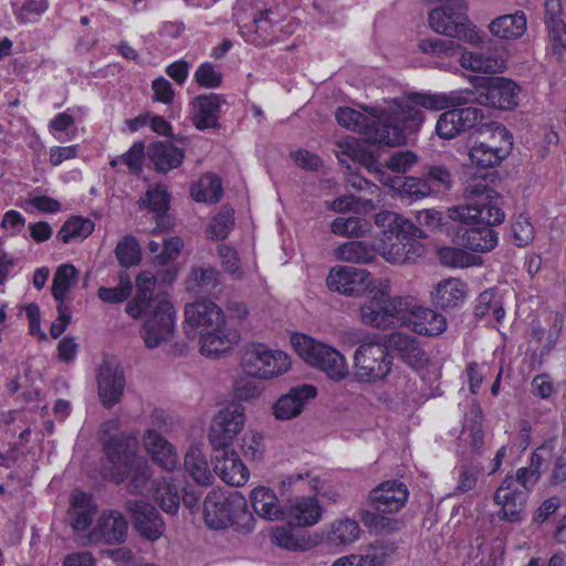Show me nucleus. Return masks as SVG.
Wrapping results in <instances>:
<instances>
[{
	"label": "nucleus",
	"instance_id": "3",
	"mask_svg": "<svg viewBox=\"0 0 566 566\" xmlns=\"http://www.w3.org/2000/svg\"><path fill=\"white\" fill-rule=\"evenodd\" d=\"M137 293L126 305V312L134 318L147 314L140 329L145 346L149 349L159 347L171 339L175 333L176 311L165 298H154L155 277L149 272H142L136 277Z\"/></svg>",
	"mask_w": 566,
	"mask_h": 566
},
{
	"label": "nucleus",
	"instance_id": "26",
	"mask_svg": "<svg viewBox=\"0 0 566 566\" xmlns=\"http://www.w3.org/2000/svg\"><path fill=\"white\" fill-rule=\"evenodd\" d=\"M169 193L166 189L157 187L149 189L144 197L138 201L142 209H149L154 213L156 221V228L153 232L166 231L174 227V219L171 218L169 210Z\"/></svg>",
	"mask_w": 566,
	"mask_h": 566
},
{
	"label": "nucleus",
	"instance_id": "19",
	"mask_svg": "<svg viewBox=\"0 0 566 566\" xmlns=\"http://www.w3.org/2000/svg\"><path fill=\"white\" fill-rule=\"evenodd\" d=\"M125 507L140 536L154 542L164 534L165 523L154 505L144 500H127Z\"/></svg>",
	"mask_w": 566,
	"mask_h": 566
},
{
	"label": "nucleus",
	"instance_id": "35",
	"mask_svg": "<svg viewBox=\"0 0 566 566\" xmlns=\"http://www.w3.org/2000/svg\"><path fill=\"white\" fill-rule=\"evenodd\" d=\"M527 29V19L522 10L500 15L491 21L489 30L495 38L503 40L520 39Z\"/></svg>",
	"mask_w": 566,
	"mask_h": 566
},
{
	"label": "nucleus",
	"instance_id": "40",
	"mask_svg": "<svg viewBox=\"0 0 566 566\" xmlns=\"http://www.w3.org/2000/svg\"><path fill=\"white\" fill-rule=\"evenodd\" d=\"M223 195L222 181L213 174L203 175L191 187V197L199 202L217 203Z\"/></svg>",
	"mask_w": 566,
	"mask_h": 566
},
{
	"label": "nucleus",
	"instance_id": "29",
	"mask_svg": "<svg viewBox=\"0 0 566 566\" xmlns=\"http://www.w3.org/2000/svg\"><path fill=\"white\" fill-rule=\"evenodd\" d=\"M321 506L316 497H295L285 506V518L296 526H311L318 522Z\"/></svg>",
	"mask_w": 566,
	"mask_h": 566
},
{
	"label": "nucleus",
	"instance_id": "39",
	"mask_svg": "<svg viewBox=\"0 0 566 566\" xmlns=\"http://www.w3.org/2000/svg\"><path fill=\"white\" fill-rule=\"evenodd\" d=\"M388 181L390 187L396 189L403 198L418 200L433 195L423 175H421V177L407 176L395 177L392 179L388 178Z\"/></svg>",
	"mask_w": 566,
	"mask_h": 566
},
{
	"label": "nucleus",
	"instance_id": "32",
	"mask_svg": "<svg viewBox=\"0 0 566 566\" xmlns=\"http://www.w3.org/2000/svg\"><path fill=\"white\" fill-rule=\"evenodd\" d=\"M252 507L260 517L268 521L285 518V506H282L273 490L259 486L250 495Z\"/></svg>",
	"mask_w": 566,
	"mask_h": 566
},
{
	"label": "nucleus",
	"instance_id": "10",
	"mask_svg": "<svg viewBox=\"0 0 566 566\" xmlns=\"http://www.w3.org/2000/svg\"><path fill=\"white\" fill-rule=\"evenodd\" d=\"M291 343L305 363L322 370L328 378L340 381L349 375L344 355L332 346L305 334H294L291 337Z\"/></svg>",
	"mask_w": 566,
	"mask_h": 566
},
{
	"label": "nucleus",
	"instance_id": "1",
	"mask_svg": "<svg viewBox=\"0 0 566 566\" xmlns=\"http://www.w3.org/2000/svg\"><path fill=\"white\" fill-rule=\"evenodd\" d=\"M489 178L491 181L495 179L493 174H485L467 181L464 197L470 202L448 210V217L460 223L457 228H448L449 233L454 230L453 242L478 253L496 247L499 237L493 227L505 219L502 197L488 182Z\"/></svg>",
	"mask_w": 566,
	"mask_h": 566
},
{
	"label": "nucleus",
	"instance_id": "6",
	"mask_svg": "<svg viewBox=\"0 0 566 566\" xmlns=\"http://www.w3.org/2000/svg\"><path fill=\"white\" fill-rule=\"evenodd\" d=\"M375 222L382 228L378 242L379 254L389 263H415L426 253L419 239L427 238L426 232L410 220L390 211L376 214Z\"/></svg>",
	"mask_w": 566,
	"mask_h": 566
},
{
	"label": "nucleus",
	"instance_id": "53",
	"mask_svg": "<svg viewBox=\"0 0 566 566\" xmlns=\"http://www.w3.org/2000/svg\"><path fill=\"white\" fill-rule=\"evenodd\" d=\"M397 546L391 541H376L363 555L367 566H382L387 558L395 554Z\"/></svg>",
	"mask_w": 566,
	"mask_h": 566
},
{
	"label": "nucleus",
	"instance_id": "17",
	"mask_svg": "<svg viewBox=\"0 0 566 566\" xmlns=\"http://www.w3.org/2000/svg\"><path fill=\"white\" fill-rule=\"evenodd\" d=\"M185 322L190 327L186 331L187 336L195 338L196 328H200L199 332L216 329L218 326L226 325V317L221 307L216 303L208 300H198L186 306Z\"/></svg>",
	"mask_w": 566,
	"mask_h": 566
},
{
	"label": "nucleus",
	"instance_id": "47",
	"mask_svg": "<svg viewBox=\"0 0 566 566\" xmlns=\"http://www.w3.org/2000/svg\"><path fill=\"white\" fill-rule=\"evenodd\" d=\"M94 230V223L86 218L72 217L64 222L57 232V239L63 243H69L72 240H82L88 237Z\"/></svg>",
	"mask_w": 566,
	"mask_h": 566
},
{
	"label": "nucleus",
	"instance_id": "31",
	"mask_svg": "<svg viewBox=\"0 0 566 566\" xmlns=\"http://www.w3.org/2000/svg\"><path fill=\"white\" fill-rule=\"evenodd\" d=\"M199 335L200 352L205 356H219L240 340L239 333L237 331L227 332L224 325L218 326L216 329L199 332Z\"/></svg>",
	"mask_w": 566,
	"mask_h": 566
},
{
	"label": "nucleus",
	"instance_id": "4",
	"mask_svg": "<svg viewBox=\"0 0 566 566\" xmlns=\"http://www.w3.org/2000/svg\"><path fill=\"white\" fill-rule=\"evenodd\" d=\"M138 441L134 437L114 436L105 446V460L102 467L104 478L115 483L129 479L126 488L132 494L144 495L150 491V473L145 458L137 455Z\"/></svg>",
	"mask_w": 566,
	"mask_h": 566
},
{
	"label": "nucleus",
	"instance_id": "11",
	"mask_svg": "<svg viewBox=\"0 0 566 566\" xmlns=\"http://www.w3.org/2000/svg\"><path fill=\"white\" fill-rule=\"evenodd\" d=\"M381 337L367 334L354 355L355 375L360 381L385 379L391 371L392 357Z\"/></svg>",
	"mask_w": 566,
	"mask_h": 566
},
{
	"label": "nucleus",
	"instance_id": "13",
	"mask_svg": "<svg viewBox=\"0 0 566 566\" xmlns=\"http://www.w3.org/2000/svg\"><path fill=\"white\" fill-rule=\"evenodd\" d=\"M291 361L281 350H271L263 344L245 347L241 366L245 374L260 379H271L287 371Z\"/></svg>",
	"mask_w": 566,
	"mask_h": 566
},
{
	"label": "nucleus",
	"instance_id": "9",
	"mask_svg": "<svg viewBox=\"0 0 566 566\" xmlns=\"http://www.w3.org/2000/svg\"><path fill=\"white\" fill-rule=\"evenodd\" d=\"M432 31L448 38L458 39L472 45L482 43V36L468 17L465 0H443L428 14Z\"/></svg>",
	"mask_w": 566,
	"mask_h": 566
},
{
	"label": "nucleus",
	"instance_id": "24",
	"mask_svg": "<svg viewBox=\"0 0 566 566\" xmlns=\"http://www.w3.org/2000/svg\"><path fill=\"white\" fill-rule=\"evenodd\" d=\"M224 101L217 94L196 96L190 103V120L199 130L219 128L220 106Z\"/></svg>",
	"mask_w": 566,
	"mask_h": 566
},
{
	"label": "nucleus",
	"instance_id": "42",
	"mask_svg": "<svg viewBox=\"0 0 566 566\" xmlns=\"http://www.w3.org/2000/svg\"><path fill=\"white\" fill-rule=\"evenodd\" d=\"M282 17L272 9L261 11L253 19L255 36L251 40L256 45H268L272 43L275 31L274 25L281 21Z\"/></svg>",
	"mask_w": 566,
	"mask_h": 566
},
{
	"label": "nucleus",
	"instance_id": "60",
	"mask_svg": "<svg viewBox=\"0 0 566 566\" xmlns=\"http://www.w3.org/2000/svg\"><path fill=\"white\" fill-rule=\"evenodd\" d=\"M218 255L221 259V265L234 280H240L243 276L238 253L232 248L220 244L218 247Z\"/></svg>",
	"mask_w": 566,
	"mask_h": 566
},
{
	"label": "nucleus",
	"instance_id": "41",
	"mask_svg": "<svg viewBox=\"0 0 566 566\" xmlns=\"http://www.w3.org/2000/svg\"><path fill=\"white\" fill-rule=\"evenodd\" d=\"M459 63L465 70L489 74L500 73L505 69L503 60L467 51L461 54Z\"/></svg>",
	"mask_w": 566,
	"mask_h": 566
},
{
	"label": "nucleus",
	"instance_id": "16",
	"mask_svg": "<svg viewBox=\"0 0 566 566\" xmlns=\"http://www.w3.org/2000/svg\"><path fill=\"white\" fill-rule=\"evenodd\" d=\"M244 422L245 416L239 406L220 410L212 419L208 434L213 451L231 449L233 439L242 430Z\"/></svg>",
	"mask_w": 566,
	"mask_h": 566
},
{
	"label": "nucleus",
	"instance_id": "43",
	"mask_svg": "<svg viewBox=\"0 0 566 566\" xmlns=\"http://www.w3.org/2000/svg\"><path fill=\"white\" fill-rule=\"evenodd\" d=\"M479 133L484 136V139L478 143L479 145L492 146V148L506 145V157L511 154L513 136L504 125L496 122L485 123L480 126Z\"/></svg>",
	"mask_w": 566,
	"mask_h": 566
},
{
	"label": "nucleus",
	"instance_id": "34",
	"mask_svg": "<svg viewBox=\"0 0 566 566\" xmlns=\"http://www.w3.org/2000/svg\"><path fill=\"white\" fill-rule=\"evenodd\" d=\"M149 160L159 172H167L179 167L185 158L182 149L170 142H157L148 147Z\"/></svg>",
	"mask_w": 566,
	"mask_h": 566
},
{
	"label": "nucleus",
	"instance_id": "18",
	"mask_svg": "<svg viewBox=\"0 0 566 566\" xmlns=\"http://www.w3.org/2000/svg\"><path fill=\"white\" fill-rule=\"evenodd\" d=\"M494 502L501 505L497 513L500 520L517 523L524 516L527 492L515 488L514 478L506 476L494 494Z\"/></svg>",
	"mask_w": 566,
	"mask_h": 566
},
{
	"label": "nucleus",
	"instance_id": "54",
	"mask_svg": "<svg viewBox=\"0 0 566 566\" xmlns=\"http://www.w3.org/2000/svg\"><path fill=\"white\" fill-rule=\"evenodd\" d=\"M438 258L441 264L449 268H468L474 264L475 256L461 248L444 247L439 249Z\"/></svg>",
	"mask_w": 566,
	"mask_h": 566
},
{
	"label": "nucleus",
	"instance_id": "61",
	"mask_svg": "<svg viewBox=\"0 0 566 566\" xmlns=\"http://www.w3.org/2000/svg\"><path fill=\"white\" fill-rule=\"evenodd\" d=\"M512 234L514 244L517 247H526L534 239V227L530 222L528 217L520 214L512 224Z\"/></svg>",
	"mask_w": 566,
	"mask_h": 566
},
{
	"label": "nucleus",
	"instance_id": "48",
	"mask_svg": "<svg viewBox=\"0 0 566 566\" xmlns=\"http://www.w3.org/2000/svg\"><path fill=\"white\" fill-rule=\"evenodd\" d=\"M77 270L72 264H63L57 268L52 282V295L57 302H64L67 292L71 290L76 276Z\"/></svg>",
	"mask_w": 566,
	"mask_h": 566
},
{
	"label": "nucleus",
	"instance_id": "57",
	"mask_svg": "<svg viewBox=\"0 0 566 566\" xmlns=\"http://www.w3.org/2000/svg\"><path fill=\"white\" fill-rule=\"evenodd\" d=\"M233 209L222 207L220 212L212 219L210 223V235L214 240L226 239L234 224Z\"/></svg>",
	"mask_w": 566,
	"mask_h": 566
},
{
	"label": "nucleus",
	"instance_id": "30",
	"mask_svg": "<svg viewBox=\"0 0 566 566\" xmlns=\"http://www.w3.org/2000/svg\"><path fill=\"white\" fill-rule=\"evenodd\" d=\"M144 446L151 453L153 460L166 471H172L178 463L177 452L171 443L156 430L149 429L144 434Z\"/></svg>",
	"mask_w": 566,
	"mask_h": 566
},
{
	"label": "nucleus",
	"instance_id": "38",
	"mask_svg": "<svg viewBox=\"0 0 566 566\" xmlns=\"http://www.w3.org/2000/svg\"><path fill=\"white\" fill-rule=\"evenodd\" d=\"M186 284L189 292H209L221 284V273L212 266L192 268Z\"/></svg>",
	"mask_w": 566,
	"mask_h": 566
},
{
	"label": "nucleus",
	"instance_id": "20",
	"mask_svg": "<svg viewBox=\"0 0 566 566\" xmlns=\"http://www.w3.org/2000/svg\"><path fill=\"white\" fill-rule=\"evenodd\" d=\"M125 388L123 368L115 361L105 360L98 368L97 389L102 405L112 408L119 402Z\"/></svg>",
	"mask_w": 566,
	"mask_h": 566
},
{
	"label": "nucleus",
	"instance_id": "2",
	"mask_svg": "<svg viewBox=\"0 0 566 566\" xmlns=\"http://www.w3.org/2000/svg\"><path fill=\"white\" fill-rule=\"evenodd\" d=\"M359 316L364 325L373 328L405 327L426 337L439 336L448 327L442 314L419 305L415 297L391 296L390 282L386 279H381L374 296L360 305Z\"/></svg>",
	"mask_w": 566,
	"mask_h": 566
},
{
	"label": "nucleus",
	"instance_id": "36",
	"mask_svg": "<svg viewBox=\"0 0 566 566\" xmlns=\"http://www.w3.org/2000/svg\"><path fill=\"white\" fill-rule=\"evenodd\" d=\"M467 295L465 284L459 279L440 281L431 292V302L442 310L460 305Z\"/></svg>",
	"mask_w": 566,
	"mask_h": 566
},
{
	"label": "nucleus",
	"instance_id": "37",
	"mask_svg": "<svg viewBox=\"0 0 566 566\" xmlns=\"http://www.w3.org/2000/svg\"><path fill=\"white\" fill-rule=\"evenodd\" d=\"M184 465L189 475L201 485H210L213 482V474L202 450L198 447H190L185 455Z\"/></svg>",
	"mask_w": 566,
	"mask_h": 566
},
{
	"label": "nucleus",
	"instance_id": "63",
	"mask_svg": "<svg viewBox=\"0 0 566 566\" xmlns=\"http://www.w3.org/2000/svg\"><path fill=\"white\" fill-rule=\"evenodd\" d=\"M195 80L202 87L217 88L222 83V74L212 63L206 62L195 72Z\"/></svg>",
	"mask_w": 566,
	"mask_h": 566
},
{
	"label": "nucleus",
	"instance_id": "45",
	"mask_svg": "<svg viewBox=\"0 0 566 566\" xmlns=\"http://www.w3.org/2000/svg\"><path fill=\"white\" fill-rule=\"evenodd\" d=\"M371 230V224L368 220L358 217L350 218H336L331 224V231L334 234L361 238L368 234Z\"/></svg>",
	"mask_w": 566,
	"mask_h": 566
},
{
	"label": "nucleus",
	"instance_id": "8",
	"mask_svg": "<svg viewBox=\"0 0 566 566\" xmlns=\"http://www.w3.org/2000/svg\"><path fill=\"white\" fill-rule=\"evenodd\" d=\"M203 518L211 530H223L230 525H238L250 532L254 518L248 510L244 496L234 492L227 496L221 490L213 489L203 501Z\"/></svg>",
	"mask_w": 566,
	"mask_h": 566
},
{
	"label": "nucleus",
	"instance_id": "14",
	"mask_svg": "<svg viewBox=\"0 0 566 566\" xmlns=\"http://www.w3.org/2000/svg\"><path fill=\"white\" fill-rule=\"evenodd\" d=\"M436 124V132L443 139H452L458 135L479 128L484 118L482 108L476 106H450L446 108Z\"/></svg>",
	"mask_w": 566,
	"mask_h": 566
},
{
	"label": "nucleus",
	"instance_id": "21",
	"mask_svg": "<svg viewBox=\"0 0 566 566\" xmlns=\"http://www.w3.org/2000/svg\"><path fill=\"white\" fill-rule=\"evenodd\" d=\"M317 396V389L310 384H303L290 388L273 405V415L279 420H291L298 417L306 403Z\"/></svg>",
	"mask_w": 566,
	"mask_h": 566
},
{
	"label": "nucleus",
	"instance_id": "49",
	"mask_svg": "<svg viewBox=\"0 0 566 566\" xmlns=\"http://www.w3.org/2000/svg\"><path fill=\"white\" fill-rule=\"evenodd\" d=\"M422 175L433 195L451 189L453 180L450 170L440 165L424 167Z\"/></svg>",
	"mask_w": 566,
	"mask_h": 566
},
{
	"label": "nucleus",
	"instance_id": "22",
	"mask_svg": "<svg viewBox=\"0 0 566 566\" xmlns=\"http://www.w3.org/2000/svg\"><path fill=\"white\" fill-rule=\"evenodd\" d=\"M409 496L405 483L390 480L385 481L370 492L369 499L373 507L380 513L392 514L400 511Z\"/></svg>",
	"mask_w": 566,
	"mask_h": 566
},
{
	"label": "nucleus",
	"instance_id": "46",
	"mask_svg": "<svg viewBox=\"0 0 566 566\" xmlns=\"http://www.w3.org/2000/svg\"><path fill=\"white\" fill-rule=\"evenodd\" d=\"M482 469L483 467L480 462L462 459L458 467V484L454 489V494L472 491L478 483Z\"/></svg>",
	"mask_w": 566,
	"mask_h": 566
},
{
	"label": "nucleus",
	"instance_id": "28",
	"mask_svg": "<svg viewBox=\"0 0 566 566\" xmlns=\"http://www.w3.org/2000/svg\"><path fill=\"white\" fill-rule=\"evenodd\" d=\"M97 506L91 495L75 490L71 496V506L67 511V522L75 532L87 530L96 515Z\"/></svg>",
	"mask_w": 566,
	"mask_h": 566
},
{
	"label": "nucleus",
	"instance_id": "5",
	"mask_svg": "<svg viewBox=\"0 0 566 566\" xmlns=\"http://www.w3.org/2000/svg\"><path fill=\"white\" fill-rule=\"evenodd\" d=\"M521 87L506 77H491L474 88L451 91L446 95L417 96L418 102L429 111H441L450 106L473 103L510 111L517 106Z\"/></svg>",
	"mask_w": 566,
	"mask_h": 566
},
{
	"label": "nucleus",
	"instance_id": "64",
	"mask_svg": "<svg viewBox=\"0 0 566 566\" xmlns=\"http://www.w3.org/2000/svg\"><path fill=\"white\" fill-rule=\"evenodd\" d=\"M145 158V145L143 142H136L133 146L122 155V161L128 167L129 172L139 175L143 171V163Z\"/></svg>",
	"mask_w": 566,
	"mask_h": 566
},
{
	"label": "nucleus",
	"instance_id": "25",
	"mask_svg": "<svg viewBox=\"0 0 566 566\" xmlns=\"http://www.w3.org/2000/svg\"><path fill=\"white\" fill-rule=\"evenodd\" d=\"M214 472L228 484L243 485L249 479V470L233 449L213 451Z\"/></svg>",
	"mask_w": 566,
	"mask_h": 566
},
{
	"label": "nucleus",
	"instance_id": "52",
	"mask_svg": "<svg viewBox=\"0 0 566 566\" xmlns=\"http://www.w3.org/2000/svg\"><path fill=\"white\" fill-rule=\"evenodd\" d=\"M359 524L354 520H342L333 524L328 538L335 545H347L359 536Z\"/></svg>",
	"mask_w": 566,
	"mask_h": 566
},
{
	"label": "nucleus",
	"instance_id": "44",
	"mask_svg": "<svg viewBox=\"0 0 566 566\" xmlns=\"http://www.w3.org/2000/svg\"><path fill=\"white\" fill-rule=\"evenodd\" d=\"M506 145L492 148V146L474 144L470 149L469 156L472 164L476 167L484 169L493 168L506 158Z\"/></svg>",
	"mask_w": 566,
	"mask_h": 566
},
{
	"label": "nucleus",
	"instance_id": "59",
	"mask_svg": "<svg viewBox=\"0 0 566 566\" xmlns=\"http://www.w3.org/2000/svg\"><path fill=\"white\" fill-rule=\"evenodd\" d=\"M463 436L470 452L472 454L481 455L484 450V430L482 422L479 420L472 421L463 430Z\"/></svg>",
	"mask_w": 566,
	"mask_h": 566
},
{
	"label": "nucleus",
	"instance_id": "27",
	"mask_svg": "<svg viewBox=\"0 0 566 566\" xmlns=\"http://www.w3.org/2000/svg\"><path fill=\"white\" fill-rule=\"evenodd\" d=\"M388 349L398 353V356L412 368L421 367L424 363L426 353L420 347L416 337L401 332H394L384 336Z\"/></svg>",
	"mask_w": 566,
	"mask_h": 566
},
{
	"label": "nucleus",
	"instance_id": "56",
	"mask_svg": "<svg viewBox=\"0 0 566 566\" xmlns=\"http://www.w3.org/2000/svg\"><path fill=\"white\" fill-rule=\"evenodd\" d=\"M459 48V44L452 40H443L438 38L422 39L418 43V49L422 53L437 57L452 55L454 50Z\"/></svg>",
	"mask_w": 566,
	"mask_h": 566
},
{
	"label": "nucleus",
	"instance_id": "7",
	"mask_svg": "<svg viewBox=\"0 0 566 566\" xmlns=\"http://www.w3.org/2000/svg\"><path fill=\"white\" fill-rule=\"evenodd\" d=\"M419 95L434 96L436 94L411 93L407 98H396L388 107L376 111L375 117L379 119V127L368 133L376 144L400 146L406 143L407 134H412L420 128L424 120V114L420 107L424 108V106L418 102Z\"/></svg>",
	"mask_w": 566,
	"mask_h": 566
},
{
	"label": "nucleus",
	"instance_id": "33",
	"mask_svg": "<svg viewBox=\"0 0 566 566\" xmlns=\"http://www.w3.org/2000/svg\"><path fill=\"white\" fill-rule=\"evenodd\" d=\"M376 111L378 108H371V117H367L354 108L339 107L336 111L335 117L340 126L361 133L368 142L376 144L373 136L368 134L371 130H377L379 127V119L375 117Z\"/></svg>",
	"mask_w": 566,
	"mask_h": 566
},
{
	"label": "nucleus",
	"instance_id": "58",
	"mask_svg": "<svg viewBox=\"0 0 566 566\" xmlns=\"http://www.w3.org/2000/svg\"><path fill=\"white\" fill-rule=\"evenodd\" d=\"M48 8V0H23L22 4L14 9V14L22 23L34 22Z\"/></svg>",
	"mask_w": 566,
	"mask_h": 566
},
{
	"label": "nucleus",
	"instance_id": "51",
	"mask_svg": "<svg viewBox=\"0 0 566 566\" xmlns=\"http://www.w3.org/2000/svg\"><path fill=\"white\" fill-rule=\"evenodd\" d=\"M115 255L124 268L137 265L140 261V247L134 235H126L115 248Z\"/></svg>",
	"mask_w": 566,
	"mask_h": 566
},
{
	"label": "nucleus",
	"instance_id": "50",
	"mask_svg": "<svg viewBox=\"0 0 566 566\" xmlns=\"http://www.w3.org/2000/svg\"><path fill=\"white\" fill-rule=\"evenodd\" d=\"M338 259L353 263H370L374 261V251L361 241H349L338 247Z\"/></svg>",
	"mask_w": 566,
	"mask_h": 566
},
{
	"label": "nucleus",
	"instance_id": "55",
	"mask_svg": "<svg viewBox=\"0 0 566 566\" xmlns=\"http://www.w3.org/2000/svg\"><path fill=\"white\" fill-rule=\"evenodd\" d=\"M133 290L132 282L127 274L119 276V284L116 287H99L97 296L109 304H117L126 301Z\"/></svg>",
	"mask_w": 566,
	"mask_h": 566
},
{
	"label": "nucleus",
	"instance_id": "15",
	"mask_svg": "<svg viewBox=\"0 0 566 566\" xmlns=\"http://www.w3.org/2000/svg\"><path fill=\"white\" fill-rule=\"evenodd\" d=\"M380 281L374 283L369 272L349 265L332 269L326 277V284L331 291L346 296H359L369 291L371 296L368 300L374 296V291Z\"/></svg>",
	"mask_w": 566,
	"mask_h": 566
},
{
	"label": "nucleus",
	"instance_id": "12",
	"mask_svg": "<svg viewBox=\"0 0 566 566\" xmlns=\"http://www.w3.org/2000/svg\"><path fill=\"white\" fill-rule=\"evenodd\" d=\"M338 150L336 156L339 164L352 174L348 178L347 184L357 190H367L377 188L376 185L368 181L366 178L355 175L358 166H364L369 172L378 176L379 180L388 184V179H385L386 172L381 165L378 163L375 154L366 147L364 143L355 138H349L338 143Z\"/></svg>",
	"mask_w": 566,
	"mask_h": 566
},
{
	"label": "nucleus",
	"instance_id": "62",
	"mask_svg": "<svg viewBox=\"0 0 566 566\" xmlns=\"http://www.w3.org/2000/svg\"><path fill=\"white\" fill-rule=\"evenodd\" d=\"M158 503L161 510L168 514H176L179 510L180 497L174 484H165L157 489Z\"/></svg>",
	"mask_w": 566,
	"mask_h": 566
},
{
	"label": "nucleus",
	"instance_id": "23",
	"mask_svg": "<svg viewBox=\"0 0 566 566\" xmlns=\"http://www.w3.org/2000/svg\"><path fill=\"white\" fill-rule=\"evenodd\" d=\"M128 524L118 511L104 512L88 534L91 543L119 544L127 537Z\"/></svg>",
	"mask_w": 566,
	"mask_h": 566
}]
</instances>
